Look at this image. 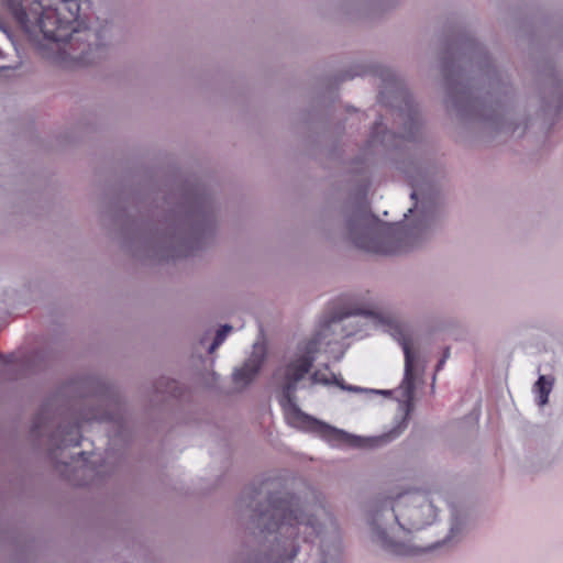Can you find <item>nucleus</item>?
I'll use <instances>...</instances> for the list:
<instances>
[{
	"mask_svg": "<svg viewBox=\"0 0 563 563\" xmlns=\"http://www.w3.org/2000/svg\"><path fill=\"white\" fill-rule=\"evenodd\" d=\"M371 73L380 79L379 102L395 111L394 122L398 133L386 130L377 120L366 143L365 153L388 154L410 180L415 200L405 216V223H383L366 206H357L346 214V234L351 242L363 251L390 255L419 245L440 216L438 197L426 195L423 187L442 177V170L421 158L412 150L421 135V118L417 104L402 79L394 69L374 64Z\"/></svg>",
	"mask_w": 563,
	"mask_h": 563,
	"instance_id": "1",
	"label": "nucleus"
},
{
	"mask_svg": "<svg viewBox=\"0 0 563 563\" xmlns=\"http://www.w3.org/2000/svg\"><path fill=\"white\" fill-rule=\"evenodd\" d=\"M368 321L391 323L389 317L368 309L347 305L331 309L320 320L313 335L300 341L296 351L285 356L273 373V384L280 393L279 404L285 410L289 423L319 435L332 446L378 448L398 438L408 426L415 393L416 355L411 351L410 339L398 324L395 325L393 335L405 354V374L398 388L404 398L401 402L404 415L401 421L393 430L372 438L354 435L305 413L297 404L296 391L299 384L310 373L317 354L322 347L338 344L343 339L362 332Z\"/></svg>",
	"mask_w": 563,
	"mask_h": 563,
	"instance_id": "2",
	"label": "nucleus"
},
{
	"mask_svg": "<svg viewBox=\"0 0 563 563\" xmlns=\"http://www.w3.org/2000/svg\"><path fill=\"white\" fill-rule=\"evenodd\" d=\"M238 506L249 512L246 529L255 543L243 563H292L301 543L313 539L319 545L305 563H341V537L332 514L322 505H302L280 478L246 488Z\"/></svg>",
	"mask_w": 563,
	"mask_h": 563,
	"instance_id": "3",
	"label": "nucleus"
},
{
	"mask_svg": "<svg viewBox=\"0 0 563 563\" xmlns=\"http://www.w3.org/2000/svg\"><path fill=\"white\" fill-rule=\"evenodd\" d=\"M445 108L466 124L490 133H515L526 117L514 104L509 76L468 32L449 36L440 58Z\"/></svg>",
	"mask_w": 563,
	"mask_h": 563,
	"instance_id": "4",
	"label": "nucleus"
},
{
	"mask_svg": "<svg viewBox=\"0 0 563 563\" xmlns=\"http://www.w3.org/2000/svg\"><path fill=\"white\" fill-rule=\"evenodd\" d=\"M443 504L442 490L437 485L397 495L377 494L367 499L362 508L367 539L373 547L395 556L452 548L467 531L470 512L461 505L450 507L449 531L443 539L424 548L411 542L415 530L438 520Z\"/></svg>",
	"mask_w": 563,
	"mask_h": 563,
	"instance_id": "5",
	"label": "nucleus"
},
{
	"mask_svg": "<svg viewBox=\"0 0 563 563\" xmlns=\"http://www.w3.org/2000/svg\"><path fill=\"white\" fill-rule=\"evenodd\" d=\"M163 228L147 231L144 223L130 219L124 210L114 214L125 246L139 258L168 261L186 257L213 236L216 207L207 188L200 184L181 188L164 201Z\"/></svg>",
	"mask_w": 563,
	"mask_h": 563,
	"instance_id": "6",
	"label": "nucleus"
},
{
	"mask_svg": "<svg viewBox=\"0 0 563 563\" xmlns=\"http://www.w3.org/2000/svg\"><path fill=\"white\" fill-rule=\"evenodd\" d=\"M31 41L47 42L63 60L92 64L107 52L111 27H79V0H2Z\"/></svg>",
	"mask_w": 563,
	"mask_h": 563,
	"instance_id": "7",
	"label": "nucleus"
},
{
	"mask_svg": "<svg viewBox=\"0 0 563 563\" xmlns=\"http://www.w3.org/2000/svg\"><path fill=\"white\" fill-rule=\"evenodd\" d=\"M81 398L79 412L74 423L60 424L52 434L51 442L56 449L80 445L82 422L110 423L109 444L111 450L125 444L131 437L130 423L124 415L118 393L97 377L74 380L69 387Z\"/></svg>",
	"mask_w": 563,
	"mask_h": 563,
	"instance_id": "8",
	"label": "nucleus"
},
{
	"mask_svg": "<svg viewBox=\"0 0 563 563\" xmlns=\"http://www.w3.org/2000/svg\"><path fill=\"white\" fill-rule=\"evenodd\" d=\"M264 362V354L254 352L241 367L233 372V382L240 387L247 386L260 373Z\"/></svg>",
	"mask_w": 563,
	"mask_h": 563,
	"instance_id": "9",
	"label": "nucleus"
},
{
	"mask_svg": "<svg viewBox=\"0 0 563 563\" xmlns=\"http://www.w3.org/2000/svg\"><path fill=\"white\" fill-rule=\"evenodd\" d=\"M65 466L71 465L76 473H81L82 477L75 476L71 478L74 484L76 485H88L92 478L88 477L87 474L92 472L91 463L87 460V453L85 451H80L76 454V456L71 457V463L63 462Z\"/></svg>",
	"mask_w": 563,
	"mask_h": 563,
	"instance_id": "10",
	"label": "nucleus"
},
{
	"mask_svg": "<svg viewBox=\"0 0 563 563\" xmlns=\"http://www.w3.org/2000/svg\"><path fill=\"white\" fill-rule=\"evenodd\" d=\"M314 385H324V386L336 385L343 390H349V391H354V393H361V391L365 390L357 386L346 385V384H344V382L342 379L338 378L334 374H331V376H329L328 374H325L321 371H314L309 376V386L312 387Z\"/></svg>",
	"mask_w": 563,
	"mask_h": 563,
	"instance_id": "11",
	"label": "nucleus"
},
{
	"mask_svg": "<svg viewBox=\"0 0 563 563\" xmlns=\"http://www.w3.org/2000/svg\"><path fill=\"white\" fill-rule=\"evenodd\" d=\"M554 378L551 376L540 375L533 385L536 393V401L538 406L544 407L549 402V395L553 388Z\"/></svg>",
	"mask_w": 563,
	"mask_h": 563,
	"instance_id": "12",
	"label": "nucleus"
},
{
	"mask_svg": "<svg viewBox=\"0 0 563 563\" xmlns=\"http://www.w3.org/2000/svg\"><path fill=\"white\" fill-rule=\"evenodd\" d=\"M563 104V86L556 76L551 79V98L545 101L548 108L560 109Z\"/></svg>",
	"mask_w": 563,
	"mask_h": 563,
	"instance_id": "13",
	"label": "nucleus"
},
{
	"mask_svg": "<svg viewBox=\"0 0 563 563\" xmlns=\"http://www.w3.org/2000/svg\"><path fill=\"white\" fill-rule=\"evenodd\" d=\"M232 331V327L229 325V324H224L222 325L216 333V336L212 341V343L210 344V346L208 347V352L209 353H212L216 351V349H218L222 343L223 341L225 340L227 335L229 332Z\"/></svg>",
	"mask_w": 563,
	"mask_h": 563,
	"instance_id": "14",
	"label": "nucleus"
},
{
	"mask_svg": "<svg viewBox=\"0 0 563 563\" xmlns=\"http://www.w3.org/2000/svg\"><path fill=\"white\" fill-rule=\"evenodd\" d=\"M156 389L159 393L176 396L177 383L175 380L163 378L161 382H158Z\"/></svg>",
	"mask_w": 563,
	"mask_h": 563,
	"instance_id": "15",
	"label": "nucleus"
},
{
	"mask_svg": "<svg viewBox=\"0 0 563 563\" xmlns=\"http://www.w3.org/2000/svg\"><path fill=\"white\" fill-rule=\"evenodd\" d=\"M362 4H367L372 11L386 10L396 4V1L385 3L386 0H358Z\"/></svg>",
	"mask_w": 563,
	"mask_h": 563,
	"instance_id": "16",
	"label": "nucleus"
},
{
	"mask_svg": "<svg viewBox=\"0 0 563 563\" xmlns=\"http://www.w3.org/2000/svg\"><path fill=\"white\" fill-rule=\"evenodd\" d=\"M43 413H40L36 419L34 420V423H33V429H32V433H34L35 435H40L41 434V430L42 428L44 427V421H43Z\"/></svg>",
	"mask_w": 563,
	"mask_h": 563,
	"instance_id": "17",
	"label": "nucleus"
},
{
	"mask_svg": "<svg viewBox=\"0 0 563 563\" xmlns=\"http://www.w3.org/2000/svg\"><path fill=\"white\" fill-rule=\"evenodd\" d=\"M446 356H448V353H445L443 358L439 361V363L437 365V371H439L444 365Z\"/></svg>",
	"mask_w": 563,
	"mask_h": 563,
	"instance_id": "18",
	"label": "nucleus"
},
{
	"mask_svg": "<svg viewBox=\"0 0 563 563\" xmlns=\"http://www.w3.org/2000/svg\"><path fill=\"white\" fill-rule=\"evenodd\" d=\"M4 57L2 51L0 49V59H2Z\"/></svg>",
	"mask_w": 563,
	"mask_h": 563,
	"instance_id": "19",
	"label": "nucleus"
}]
</instances>
